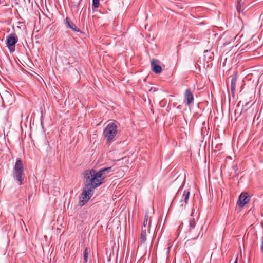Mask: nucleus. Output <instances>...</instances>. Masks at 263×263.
Instances as JSON below:
<instances>
[{
  "instance_id": "nucleus-1",
  "label": "nucleus",
  "mask_w": 263,
  "mask_h": 263,
  "mask_svg": "<svg viewBox=\"0 0 263 263\" xmlns=\"http://www.w3.org/2000/svg\"><path fill=\"white\" fill-rule=\"evenodd\" d=\"M112 167L102 168L98 172L94 169L87 170L83 173L84 186L80 196L79 205H84L94 193V190L105 182L109 173L112 172Z\"/></svg>"
},
{
  "instance_id": "nucleus-2",
  "label": "nucleus",
  "mask_w": 263,
  "mask_h": 263,
  "mask_svg": "<svg viewBox=\"0 0 263 263\" xmlns=\"http://www.w3.org/2000/svg\"><path fill=\"white\" fill-rule=\"evenodd\" d=\"M12 175L14 179L19 183L20 185H22L24 180V165L23 161L20 158H17L16 160Z\"/></svg>"
},
{
  "instance_id": "nucleus-3",
  "label": "nucleus",
  "mask_w": 263,
  "mask_h": 263,
  "mask_svg": "<svg viewBox=\"0 0 263 263\" xmlns=\"http://www.w3.org/2000/svg\"><path fill=\"white\" fill-rule=\"evenodd\" d=\"M117 134V126L114 122L109 123L103 130V135L106 140V143L109 144Z\"/></svg>"
},
{
  "instance_id": "nucleus-4",
  "label": "nucleus",
  "mask_w": 263,
  "mask_h": 263,
  "mask_svg": "<svg viewBox=\"0 0 263 263\" xmlns=\"http://www.w3.org/2000/svg\"><path fill=\"white\" fill-rule=\"evenodd\" d=\"M18 42V37L15 33H11L7 37L6 45L10 52L15 50V45Z\"/></svg>"
},
{
  "instance_id": "nucleus-5",
  "label": "nucleus",
  "mask_w": 263,
  "mask_h": 263,
  "mask_svg": "<svg viewBox=\"0 0 263 263\" xmlns=\"http://www.w3.org/2000/svg\"><path fill=\"white\" fill-rule=\"evenodd\" d=\"M190 192L189 190H184L181 196V199L180 200V204L179 205V210H183L188 202Z\"/></svg>"
},
{
  "instance_id": "nucleus-6",
  "label": "nucleus",
  "mask_w": 263,
  "mask_h": 263,
  "mask_svg": "<svg viewBox=\"0 0 263 263\" xmlns=\"http://www.w3.org/2000/svg\"><path fill=\"white\" fill-rule=\"evenodd\" d=\"M251 197L247 193H242L238 198L237 204L239 207H243L250 200Z\"/></svg>"
},
{
  "instance_id": "nucleus-7",
  "label": "nucleus",
  "mask_w": 263,
  "mask_h": 263,
  "mask_svg": "<svg viewBox=\"0 0 263 263\" xmlns=\"http://www.w3.org/2000/svg\"><path fill=\"white\" fill-rule=\"evenodd\" d=\"M184 98L185 104L188 106L193 102L194 96L190 89H187L185 91Z\"/></svg>"
},
{
  "instance_id": "nucleus-8",
  "label": "nucleus",
  "mask_w": 263,
  "mask_h": 263,
  "mask_svg": "<svg viewBox=\"0 0 263 263\" xmlns=\"http://www.w3.org/2000/svg\"><path fill=\"white\" fill-rule=\"evenodd\" d=\"M66 27L70 28L73 31L82 33V31L75 25V24L68 17L65 18Z\"/></svg>"
},
{
  "instance_id": "nucleus-9",
  "label": "nucleus",
  "mask_w": 263,
  "mask_h": 263,
  "mask_svg": "<svg viewBox=\"0 0 263 263\" xmlns=\"http://www.w3.org/2000/svg\"><path fill=\"white\" fill-rule=\"evenodd\" d=\"M151 223V221L149 220L148 222V226L147 229L145 228H142V232L140 236V244L142 245L145 242L146 240V235H147V232L149 233L150 231V225Z\"/></svg>"
},
{
  "instance_id": "nucleus-10",
  "label": "nucleus",
  "mask_w": 263,
  "mask_h": 263,
  "mask_svg": "<svg viewBox=\"0 0 263 263\" xmlns=\"http://www.w3.org/2000/svg\"><path fill=\"white\" fill-rule=\"evenodd\" d=\"M156 60L153 59L151 61V68L152 71L158 74L161 72L162 68L161 66L156 63Z\"/></svg>"
},
{
  "instance_id": "nucleus-11",
  "label": "nucleus",
  "mask_w": 263,
  "mask_h": 263,
  "mask_svg": "<svg viewBox=\"0 0 263 263\" xmlns=\"http://www.w3.org/2000/svg\"><path fill=\"white\" fill-rule=\"evenodd\" d=\"M257 42H253L250 44H248L246 45L245 47H243L242 46L241 47L240 51H243L248 52L249 51H255L256 49L257 48L256 47H255V44H257Z\"/></svg>"
},
{
  "instance_id": "nucleus-12",
  "label": "nucleus",
  "mask_w": 263,
  "mask_h": 263,
  "mask_svg": "<svg viewBox=\"0 0 263 263\" xmlns=\"http://www.w3.org/2000/svg\"><path fill=\"white\" fill-rule=\"evenodd\" d=\"M236 82L237 72H235V75L232 77L231 81V91L233 97H234L235 95Z\"/></svg>"
},
{
  "instance_id": "nucleus-13",
  "label": "nucleus",
  "mask_w": 263,
  "mask_h": 263,
  "mask_svg": "<svg viewBox=\"0 0 263 263\" xmlns=\"http://www.w3.org/2000/svg\"><path fill=\"white\" fill-rule=\"evenodd\" d=\"M244 2L242 0H238L236 5V9L238 13H243L245 11V7H244Z\"/></svg>"
},
{
  "instance_id": "nucleus-14",
  "label": "nucleus",
  "mask_w": 263,
  "mask_h": 263,
  "mask_svg": "<svg viewBox=\"0 0 263 263\" xmlns=\"http://www.w3.org/2000/svg\"><path fill=\"white\" fill-rule=\"evenodd\" d=\"M90 252V249L88 247H86L84 251V263H87L88 258V254Z\"/></svg>"
},
{
  "instance_id": "nucleus-15",
  "label": "nucleus",
  "mask_w": 263,
  "mask_h": 263,
  "mask_svg": "<svg viewBox=\"0 0 263 263\" xmlns=\"http://www.w3.org/2000/svg\"><path fill=\"white\" fill-rule=\"evenodd\" d=\"M196 222L195 219L193 218L192 219H190V230L191 229H194L195 227Z\"/></svg>"
},
{
  "instance_id": "nucleus-16",
  "label": "nucleus",
  "mask_w": 263,
  "mask_h": 263,
  "mask_svg": "<svg viewBox=\"0 0 263 263\" xmlns=\"http://www.w3.org/2000/svg\"><path fill=\"white\" fill-rule=\"evenodd\" d=\"M148 220V215L147 214H146L144 217V222H143V227L142 228L146 229Z\"/></svg>"
},
{
  "instance_id": "nucleus-17",
  "label": "nucleus",
  "mask_w": 263,
  "mask_h": 263,
  "mask_svg": "<svg viewBox=\"0 0 263 263\" xmlns=\"http://www.w3.org/2000/svg\"><path fill=\"white\" fill-rule=\"evenodd\" d=\"M100 0H92V8H97L99 6Z\"/></svg>"
},
{
  "instance_id": "nucleus-18",
  "label": "nucleus",
  "mask_w": 263,
  "mask_h": 263,
  "mask_svg": "<svg viewBox=\"0 0 263 263\" xmlns=\"http://www.w3.org/2000/svg\"><path fill=\"white\" fill-rule=\"evenodd\" d=\"M81 1L82 0H71V2L74 6L78 7Z\"/></svg>"
},
{
  "instance_id": "nucleus-19",
  "label": "nucleus",
  "mask_w": 263,
  "mask_h": 263,
  "mask_svg": "<svg viewBox=\"0 0 263 263\" xmlns=\"http://www.w3.org/2000/svg\"><path fill=\"white\" fill-rule=\"evenodd\" d=\"M182 188H183L182 186H181L179 188V189L178 190V192H177V194L176 195V196H175V198L174 199V201L175 200H176L177 198V197L179 196V195L181 193V192H182Z\"/></svg>"
},
{
  "instance_id": "nucleus-20",
  "label": "nucleus",
  "mask_w": 263,
  "mask_h": 263,
  "mask_svg": "<svg viewBox=\"0 0 263 263\" xmlns=\"http://www.w3.org/2000/svg\"><path fill=\"white\" fill-rule=\"evenodd\" d=\"M248 104H249V102H247V103H245V105H242L243 108H242L241 112H240V115H242V114L243 112H245L247 111V109H244V107L247 106L248 105Z\"/></svg>"
},
{
  "instance_id": "nucleus-21",
  "label": "nucleus",
  "mask_w": 263,
  "mask_h": 263,
  "mask_svg": "<svg viewBox=\"0 0 263 263\" xmlns=\"http://www.w3.org/2000/svg\"><path fill=\"white\" fill-rule=\"evenodd\" d=\"M259 21H261V22H263V12L261 13V14L259 16Z\"/></svg>"
},
{
  "instance_id": "nucleus-22",
  "label": "nucleus",
  "mask_w": 263,
  "mask_h": 263,
  "mask_svg": "<svg viewBox=\"0 0 263 263\" xmlns=\"http://www.w3.org/2000/svg\"><path fill=\"white\" fill-rule=\"evenodd\" d=\"M157 89L155 87H152L149 90V91L151 92V91H153V92H155L156 91Z\"/></svg>"
},
{
  "instance_id": "nucleus-23",
  "label": "nucleus",
  "mask_w": 263,
  "mask_h": 263,
  "mask_svg": "<svg viewBox=\"0 0 263 263\" xmlns=\"http://www.w3.org/2000/svg\"><path fill=\"white\" fill-rule=\"evenodd\" d=\"M261 250L263 252V237H262V242H261Z\"/></svg>"
},
{
  "instance_id": "nucleus-24",
  "label": "nucleus",
  "mask_w": 263,
  "mask_h": 263,
  "mask_svg": "<svg viewBox=\"0 0 263 263\" xmlns=\"http://www.w3.org/2000/svg\"><path fill=\"white\" fill-rule=\"evenodd\" d=\"M8 4L7 3H5L3 5L4 6H7Z\"/></svg>"
},
{
  "instance_id": "nucleus-25",
  "label": "nucleus",
  "mask_w": 263,
  "mask_h": 263,
  "mask_svg": "<svg viewBox=\"0 0 263 263\" xmlns=\"http://www.w3.org/2000/svg\"><path fill=\"white\" fill-rule=\"evenodd\" d=\"M234 263H237V258L236 259V260H235Z\"/></svg>"
},
{
  "instance_id": "nucleus-26",
  "label": "nucleus",
  "mask_w": 263,
  "mask_h": 263,
  "mask_svg": "<svg viewBox=\"0 0 263 263\" xmlns=\"http://www.w3.org/2000/svg\"><path fill=\"white\" fill-rule=\"evenodd\" d=\"M1 3H3V2H1V1L0 0V4H1Z\"/></svg>"
},
{
  "instance_id": "nucleus-27",
  "label": "nucleus",
  "mask_w": 263,
  "mask_h": 263,
  "mask_svg": "<svg viewBox=\"0 0 263 263\" xmlns=\"http://www.w3.org/2000/svg\"><path fill=\"white\" fill-rule=\"evenodd\" d=\"M240 103H241V101H239V103L238 104V105Z\"/></svg>"
}]
</instances>
